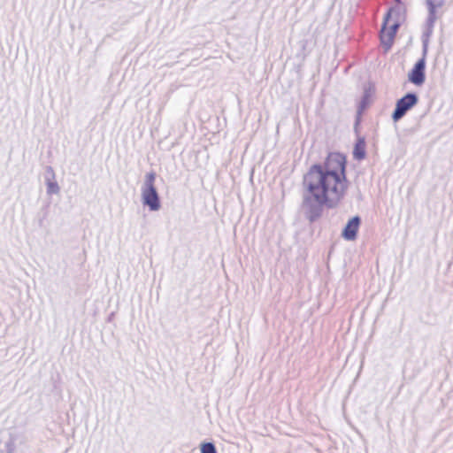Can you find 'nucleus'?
<instances>
[{
  "instance_id": "f257e3e1",
  "label": "nucleus",
  "mask_w": 453,
  "mask_h": 453,
  "mask_svg": "<svg viewBox=\"0 0 453 453\" xmlns=\"http://www.w3.org/2000/svg\"><path fill=\"white\" fill-rule=\"evenodd\" d=\"M303 186L310 200L321 206H335L349 188L346 156L331 152L323 162L311 165Z\"/></svg>"
},
{
  "instance_id": "f03ea898",
  "label": "nucleus",
  "mask_w": 453,
  "mask_h": 453,
  "mask_svg": "<svg viewBox=\"0 0 453 453\" xmlns=\"http://www.w3.org/2000/svg\"><path fill=\"white\" fill-rule=\"evenodd\" d=\"M400 13V7H393L388 10L385 17L384 23L380 30V42L386 51L391 48L396 31L399 27L398 19H393V17L399 16Z\"/></svg>"
},
{
  "instance_id": "7ed1b4c3",
  "label": "nucleus",
  "mask_w": 453,
  "mask_h": 453,
  "mask_svg": "<svg viewBox=\"0 0 453 453\" xmlns=\"http://www.w3.org/2000/svg\"><path fill=\"white\" fill-rule=\"evenodd\" d=\"M154 182L155 173H148L146 176V186L142 189V199L143 203L148 205L151 211H157L160 208V203Z\"/></svg>"
},
{
  "instance_id": "20e7f679",
  "label": "nucleus",
  "mask_w": 453,
  "mask_h": 453,
  "mask_svg": "<svg viewBox=\"0 0 453 453\" xmlns=\"http://www.w3.org/2000/svg\"><path fill=\"white\" fill-rule=\"evenodd\" d=\"M418 102V98L414 94H407L396 103L395 110L393 113V119H400L408 110L414 106Z\"/></svg>"
},
{
  "instance_id": "39448f33",
  "label": "nucleus",
  "mask_w": 453,
  "mask_h": 453,
  "mask_svg": "<svg viewBox=\"0 0 453 453\" xmlns=\"http://www.w3.org/2000/svg\"><path fill=\"white\" fill-rule=\"evenodd\" d=\"M426 59L420 58L409 73V81L416 86H421L426 79Z\"/></svg>"
},
{
  "instance_id": "423d86ee",
  "label": "nucleus",
  "mask_w": 453,
  "mask_h": 453,
  "mask_svg": "<svg viewBox=\"0 0 453 453\" xmlns=\"http://www.w3.org/2000/svg\"><path fill=\"white\" fill-rule=\"evenodd\" d=\"M360 226V219L356 216L349 220L346 226L342 231V237L348 241H353L357 237V231Z\"/></svg>"
},
{
  "instance_id": "0eeeda50",
  "label": "nucleus",
  "mask_w": 453,
  "mask_h": 453,
  "mask_svg": "<svg viewBox=\"0 0 453 453\" xmlns=\"http://www.w3.org/2000/svg\"><path fill=\"white\" fill-rule=\"evenodd\" d=\"M353 156L356 159L361 160L365 156V142L364 139H358L355 144Z\"/></svg>"
},
{
  "instance_id": "6e6552de",
  "label": "nucleus",
  "mask_w": 453,
  "mask_h": 453,
  "mask_svg": "<svg viewBox=\"0 0 453 453\" xmlns=\"http://www.w3.org/2000/svg\"><path fill=\"white\" fill-rule=\"evenodd\" d=\"M201 453H217L215 446L211 442L201 444Z\"/></svg>"
},
{
  "instance_id": "1a4fd4ad",
  "label": "nucleus",
  "mask_w": 453,
  "mask_h": 453,
  "mask_svg": "<svg viewBox=\"0 0 453 453\" xmlns=\"http://www.w3.org/2000/svg\"><path fill=\"white\" fill-rule=\"evenodd\" d=\"M426 3L429 6L430 12H434L436 8L441 7L443 4L444 0H426Z\"/></svg>"
}]
</instances>
